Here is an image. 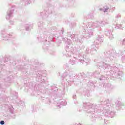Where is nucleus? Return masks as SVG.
I'll use <instances>...</instances> for the list:
<instances>
[{"instance_id":"f257e3e1","label":"nucleus","mask_w":125,"mask_h":125,"mask_svg":"<svg viewBox=\"0 0 125 125\" xmlns=\"http://www.w3.org/2000/svg\"><path fill=\"white\" fill-rule=\"evenodd\" d=\"M1 125H4V121H1L0 122Z\"/></svg>"}]
</instances>
